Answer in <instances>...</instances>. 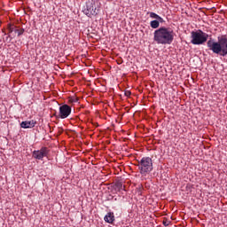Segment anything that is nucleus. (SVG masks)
<instances>
[{"label": "nucleus", "instance_id": "obj_1", "mask_svg": "<svg viewBox=\"0 0 227 227\" xmlns=\"http://www.w3.org/2000/svg\"><path fill=\"white\" fill-rule=\"evenodd\" d=\"M175 40V31L171 27H161L153 33V42L159 45H171Z\"/></svg>", "mask_w": 227, "mask_h": 227}, {"label": "nucleus", "instance_id": "obj_2", "mask_svg": "<svg viewBox=\"0 0 227 227\" xmlns=\"http://www.w3.org/2000/svg\"><path fill=\"white\" fill-rule=\"evenodd\" d=\"M217 42L210 39L207 43V46L209 51H212L214 54H218L224 58L227 56V35H223L217 37Z\"/></svg>", "mask_w": 227, "mask_h": 227}, {"label": "nucleus", "instance_id": "obj_3", "mask_svg": "<svg viewBox=\"0 0 227 227\" xmlns=\"http://www.w3.org/2000/svg\"><path fill=\"white\" fill-rule=\"evenodd\" d=\"M137 168L142 176H147L153 171V160L150 157H143L138 161Z\"/></svg>", "mask_w": 227, "mask_h": 227}, {"label": "nucleus", "instance_id": "obj_4", "mask_svg": "<svg viewBox=\"0 0 227 227\" xmlns=\"http://www.w3.org/2000/svg\"><path fill=\"white\" fill-rule=\"evenodd\" d=\"M191 39L192 45H203L208 40V34L203 32L201 29L192 31Z\"/></svg>", "mask_w": 227, "mask_h": 227}, {"label": "nucleus", "instance_id": "obj_5", "mask_svg": "<svg viewBox=\"0 0 227 227\" xmlns=\"http://www.w3.org/2000/svg\"><path fill=\"white\" fill-rule=\"evenodd\" d=\"M147 13L151 19H156L150 22V26L153 29H159L160 24H164V22H166L162 17L159 16L155 12H147Z\"/></svg>", "mask_w": 227, "mask_h": 227}, {"label": "nucleus", "instance_id": "obj_6", "mask_svg": "<svg viewBox=\"0 0 227 227\" xmlns=\"http://www.w3.org/2000/svg\"><path fill=\"white\" fill-rule=\"evenodd\" d=\"M49 152V148L42 147L40 150H35L32 153V157L36 160H43V157H48Z\"/></svg>", "mask_w": 227, "mask_h": 227}, {"label": "nucleus", "instance_id": "obj_7", "mask_svg": "<svg viewBox=\"0 0 227 227\" xmlns=\"http://www.w3.org/2000/svg\"><path fill=\"white\" fill-rule=\"evenodd\" d=\"M7 29L9 31V35H13V38H15V35H17V36H22L25 32L24 28H20L12 23L7 25Z\"/></svg>", "mask_w": 227, "mask_h": 227}, {"label": "nucleus", "instance_id": "obj_8", "mask_svg": "<svg viewBox=\"0 0 227 227\" xmlns=\"http://www.w3.org/2000/svg\"><path fill=\"white\" fill-rule=\"evenodd\" d=\"M72 113V107L68 105H63L59 106V118L65 120V118H68Z\"/></svg>", "mask_w": 227, "mask_h": 227}, {"label": "nucleus", "instance_id": "obj_9", "mask_svg": "<svg viewBox=\"0 0 227 227\" xmlns=\"http://www.w3.org/2000/svg\"><path fill=\"white\" fill-rule=\"evenodd\" d=\"M85 15L87 17H91L92 15H98V10L94 8L92 5H87L86 9L84 10Z\"/></svg>", "mask_w": 227, "mask_h": 227}, {"label": "nucleus", "instance_id": "obj_10", "mask_svg": "<svg viewBox=\"0 0 227 227\" xmlns=\"http://www.w3.org/2000/svg\"><path fill=\"white\" fill-rule=\"evenodd\" d=\"M21 129H33L35 127V121H24L20 123Z\"/></svg>", "mask_w": 227, "mask_h": 227}, {"label": "nucleus", "instance_id": "obj_11", "mask_svg": "<svg viewBox=\"0 0 227 227\" xmlns=\"http://www.w3.org/2000/svg\"><path fill=\"white\" fill-rule=\"evenodd\" d=\"M106 223H108V224H113L114 223V213L109 212L105 216Z\"/></svg>", "mask_w": 227, "mask_h": 227}, {"label": "nucleus", "instance_id": "obj_12", "mask_svg": "<svg viewBox=\"0 0 227 227\" xmlns=\"http://www.w3.org/2000/svg\"><path fill=\"white\" fill-rule=\"evenodd\" d=\"M115 187H116V189H118V191H125V186L123 185V184L121 182H117L115 184Z\"/></svg>", "mask_w": 227, "mask_h": 227}, {"label": "nucleus", "instance_id": "obj_13", "mask_svg": "<svg viewBox=\"0 0 227 227\" xmlns=\"http://www.w3.org/2000/svg\"><path fill=\"white\" fill-rule=\"evenodd\" d=\"M12 40H13V37H12V34L9 32L8 36L5 38V42H12Z\"/></svg>", "mask_w": 227, "mask_h": 227}, {"label": "nucleus", "instance_id": "obj_14", "mask_svg": "<svg viewBox=\"0 0 227 227\" xmlns=\"http://www.w3.org/2000/svg\"><path fill=\"white\" fill-rule=\"evenodd\" d=\"M124 95L125 97H130V95H132V92H130V90H126Z\"/></svg>", "mask_w": 227, "mask_h": 227}, {"label": "nucleus", "instance_id": "obj_15", "mask_svg": "<svg viewBox=\"0 0 227 227\" xmlns=\"http://www.w3.org/2000/svg\"><path fill=\"white\" fill-rule=\"evenodd\" d=\"M169 221H168V220H164L163 221V224L165 225V226H169Z\"/></svg>", "mask_w": 227, "mask_h": 227}]
</instances>
